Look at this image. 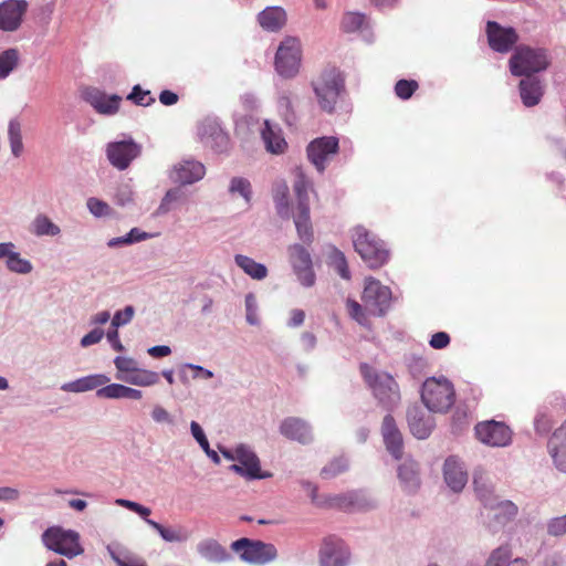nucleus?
Returning <instances> with one entry per match:
<instances>
[{
    "label": "nucleus",
    "instance_id": "f257e3e1",
    "mask_svg": "<svg viewBox=\"0 0 566 566\" xmlns=\"http://www.w3.org/2000/svg\"><path fill=\"white\" fill-rule=\"evenodd\" d=\"M359 370L375 398L385 408L392 409L400 402L399 385L390 374L378 371L366 363L360 364Z\"/></svg>",
    "mask_w": 566,
    "mask_h": 566
},
{
    "label": "nucleus",
    "instance_id": "f03ea898",
    "mask_svg": "<svg viewBox=\"0 0 566 566\" xmlns=\"http://www.w3.org/2000/svg\"><path fill=\"white\" fill-rule=\"evenodd\" d=\"M293 188L297 199L296 212L294 214L295 228L300 240L305 244H311L314 239V232L310 217L308 193L313 191V185L301 169H296Z\"/></svg>",
    "mask_w": 566,
    "mask_h": 566
},
{
    "label": "nucleus",
    "instance_id": "7ed1b4c3",
    "mask_svg": "<svg viewBox=\"0 0 566 566\" xmlns=\"http://www.w3.org/2000/svg\"><path fill=\"white\" fill-rule=\"evenodd\" d=\"M353 244L355 251L370 269L382 266L389 259L385 242L363 226L354 228Z\"/></svg>",
    "mask_w": 566,
    "mask_h": 566
},
{
    "label": "nucleus",
    "instance_id": "20e7f679",
    "mask_svg": "<svg viewBox=\"0 0 566 566\" xmlns=\"http://www.w3.org/2000/svg\"><path fill=\"white\" fill-rule=\"evenodd\" d=\"M317 103L323 112L333 113L342 93L345 92V80L342 73L335 69H325L321 75L312 82Z\"/></svg>",
    "mask_w": 566,
    "mask_h": 566
},
{
    "label": "nucleus",
    "instance_id": "39448f33",
    "mask_svg": "<svg viewBox=\"0 0 566 566\" xmlns=\"http://www.w3.org/2000/svg\"><path fill=\"white\" fill-rule=\"evenodd\" d=\"M514 76L532 77L534 73L545 71L549 65L547 51L527 45H518L509 61Z\"/></svg>",
    "mask_w": 566,
    "mask_h": 566
},
{
    "label": "nucleus",
    "instance_id": "423d86ee",
    "mask_svg": "<svg viewBox=\"0 0 566 566\" xmlns=\"http://www.w3.org/2000/svg\"><path fill=\"white\" fill-rule=\"evenodd\" d=\"M421 400L432 412L448 411L455 400L452 382L444 377L426 379L421 389Z\"/></svg>",
    "mask_w": 566,
    "mask_h": 566
},
{
    "label": "nucleus",
    "instance_id": "0eeeda50",
    "mask_svg": "<svg viewBox=\"0 0 566 566\" xmlns=\"http://www.w3.org/2000/svg\"><path fill=\"white\" fill-rule=\"evenodd\" d=\"M474 491L484 506L495 510L494 517L499 522L511 520L517 514V506L511 501H502L495 504V497L485 473L475 471L473 475Z\"/></svg>",
    "mask_w": 566,
    "mask_h": 566
},
{
    "label": "nucleus",
    "instance_id": "6e6552de",
    "mask_svg": "<svg viewBox=\"0 0 566 566\" xmlns=\"http://www.w3.org/2000/svg\"><path fill=\"white\" fill-rule=\"evenodd\" d=\"M42 541L49 549L69 558L83 553L80 535L74 531H66L59 526L49 527L43 533Z\"/></svg>",
    "mask_w": 566,
    "mask_h": 566
},
{
    "label": "nucleus",
    "instance_id": "1a4fd4ad",
    "mask_svg": "<svg viewBox=\"0 0 566 566\" xmlns=\"http://www.w3.org/2000/svg\"><path fill=\"white\" fill-rule=\"evenodd\" d=\"M302 48L296 38L287 36L279 45L275 54V70L286 78L294 77L301 66Z\"/></svg>",
    "mask_w": 566,
    "mask_h": 566
},
{
    "label": "nucleus",
    "instance_id": "9d476101",
    "mask_svg": "<svg viewBox=\"0 0 566 566\" xmlns=\"http://www.w3.org/2000/svg\"><path fill=\"white\" fill-rule=\"evenodd\" d=\"M242 559L252 564H265L273 560L276 555V548L273 544L263 543L261 541H251L249 538H240L231 545Z\"/></svg>",
    "mask_w": 566,
    "mask_h": 566
},
{
    "label": "nucleus",
    "instance_id": "9b49d317",
    "mask_svg": "<svg viewBox=\"0 0 566 566\" xmlns=\"http://www.w3.org/2000/svg\"><path fill=\"white\" fill-rule=\"evenodd\" d=\"M349 560V548L340 537L328 535L323 538L318 552L319 566H347Z\"/></svg>",
    "mask_w": 566,
    "mask_h": 566
},
{
    "label": "nucleus",
    "instance_id": "f8f14e48",
    "mask_svg": "<svg viewBox=\"0 0 566 566\" xmlns=\"http://www.w3.org/2000/svg\"><path fill=\"white\" fill-rule=\"evenodd\" d=\"M361 298L374 315L382 316L389 306L391 291L380 281L369 276L365 280Z\"/></svg>",
    "mask_w": 566,
    "mask_h": 566
},
{
    "label": "nucleus",
    "instance_id": "ddd939ff",
    "mask_svg": "<svg viewBox=\"0 0 566 566\" xmlns=\"http://www.w3.org/2000/svg\"><path fill=\"white\" fill-rule=\"evenodd\" d=\"M339 142L335 136H324L312 140L306 148L308 160L323 172L326 164L338 153Z\"/></svg>",
    "mask_w": 566,
    "mask_h": 566
},
{
    "label": "nucleus",
    "instance_id": "4468645a",
    "mask_svg": "<svg viewBox=\"0 0 566 566\" xmlns=\"http://www.w3.org/2000/svg\"><path fill=\"white\" fill-rule=\"evenodd\" d=\"M474 431L479 441L491 447H505L512 441V430L502 421H481Z\"/></svg>",
    "mask_w": 566,
    "mask_h": 566
},
{
    "label": "nucleus",
    "instance_id": "2eb2a0df",
    "mask_svg": "<svg viewBox=\"0 0 566 566\" xmlns=\"http://www.w3.org/2000/svg\"><path fill=\"white\" fill-rule=\"evenodd\" d=\"M198 135L202 145L214 153L222 154L230 148V137L216 119H203L198 127Z\"/></svg>",
    "mask_w": 566,
    "mask_h": 566
},
{
    "label": "nucleus",
    "instance_id": "dca6fc26",
    "mask_svg": "<svg viewBox=\"0 0 566 566\" xmlns=\"http://www.w3.org/2000/svg\"><path fill=\"white\" fill-rule=\"evenodd\" d=\"M142 147L133 139L107 144L106 156L109 163L119 170H125L140 155Z\"/></svg>",
    "mask_w": 566,
    "mask_h": 566
},
{
    "label": "nucleus",
    "instance_id": "f3484780",
    "mask_svg": "<svg viewBox=\"0 0 566 566\" xmlns=\"http://www.w3.org/2000/svg\"><path fill=\"white\" fill-rule=\"evenodd\" d=\"M237 464H232L230 469L249 480L266 479L272 476L270 472H262L260 460L256 454L244 446L235 449Z\"/></svg>",
    "mask_w": 566,
    "mask_h": 566
},
{
    "label": "nucleus",
    "instance_id": "a211bd4d",
    "mask_svg": "<svg viewBox=\"0 0 566 566\" xmlns=\"http://www.w3.org/2000/svg\"><path fill=\"white\" fill-rule=\"evenodd\" d=\"M290 261L302 285L310 287L315 283L312 258L308 251L301 244L289 248Z\"/></svg>",
    "mask_w": 566,
    "mask_h": 566
},
{
    "label": "nucleus",
    "instance_id": "6ab92c4d",
    "mask_svg": "<svg viewBox=\"0 0 566 566\" xmlns=\"http://www.w3.org/2000/svg\"><path fill=\"white\" fill-rule=\"evenodd\" d=\"M29 8L25 0H4L0 3V30L6 32L17 31Z\"/></svg>",
    "mask_w": 566,
    "mask_h": 566
},
{
    "label": "nucleus",
    "instance_id": "aec40b11",
    "mask_svg": "<svg viewBox=\"0 0 566 566\" xmlns=\"http://www.w3.org/2000/svg\"><path fill=\"white\" fill-rule=\"evenodd\" d=\"M486 35L490 48L499 53L509 52L518 41L515 29L504 28L495 21L488 22Z\"/></svg>",
    "mask_w": 566,
    "mask_h": 566
},
{
    "label": "nucleus",
    "instance_id": "412c9836",
    "mask_svg": "<svg viewBox=\"0 0 566 566\" xmlns=\"http://www.w3.org/2000/svg\"><path fill=\"white\" fill-rule=\"evenodd\" d=\"M83 98L99 114L114 115L119 109L122 97L113 94L106 95L98 88L88 87L83 91Z\"/></svg>",
    "mask_w": 566,
    "mask_h": 566
},
{
    "label": "nucleus",
    "instance_id": "4be33fe9",
    "mask_svg": "<svg viewBox=\"0 0 566 566\" xmlns=\"http://www.w3.org/2000/svg\"><path fill=\"white\" fill-rule=\"evenodd\" d=\"M311 497L316 505L329 509L349 511L359 505V495L356 492L328 495L325 496L324 499H318L317 488L314 486L312 489Z\"/></svg>",
    "mask_w": 566,
    "mask_h": 566
},
{
    "label": "nucleus",
    "instance_id": "5701e85b",
    "mask_svg": "<svg viewBox=\"0 0 566 566\" xmlns=\"http://www.w3.org/2000/svg\"><path fill=\"white\" fill-rule=\"evenodd\" d=\"M547 447L555 467L566 473V420L553 432Z\"/></svg>",
    "mask_w": 566,
    "mask_h": 566
},
{
    "label": "nucleus",
    "instance_id": "b1692460",
    "mask_svg": "<svg viewBox=\"0 0 566 566\" xmlns=\"http://www.w3.org/2000/svg\"><path fill=\"white\" fill-rule=\"evenodd\" d=\"M381 433L384 442L388 452L396 459L399 460L402 457V436L397 428L396 421L392 416L387 415L382 420Z\"/></svg>",
    "mask_w": 566,
    "mask_h": 566
},
{
    "label": "nucleus",
    "instance_id": "393cba45",
    "mask_svg": "<svg viewBox=\"0 0 566 566\" xmlns=\"http://www.w3.org/2000/svg\"><path fill=\"white\" fill-rule=\"evenodd\" d=\"M206 172L205 166L195 160H185L180 163L178 166H175L172 171L170 172V178L175 182H179L182 185L192 184L200 180Z\"/></svg>",
    "mask_w": 566,
    "mask_h": 566
},
{
    "label": "nucleus",
    "instance_id": "a878e982",
    "mask_svg": "<svg viewBox=\"0 0 566 566\" xmlns=\"http://www.w3.org/2000/svg\"><path fill=\"white\" fill-rule=\"evenodd\" d=\"M280 432L290 440H295L300 443H308L312 440V432L308 424L295 417L284 419L280 426Z\"/></svg>",
    "mask_w": 566,
    "mask_h": 566
},
{
    "label": "nucleus",
    "instance_id": "bb28decb",
    "mask_svg": "<svg viewBox=\"0 0 566 566\" xmlns=\"http://www.w3.org/2000/svg\"><path fill=\"white\" fill-rule=\"evenodd\" d=\"M15 247L12 242L0 243V259H6L7 268L11 272L28 274L33 266L29 260L22 259L20 253L14 251Z\"/></svg>",
    "mask_w": 566,
    "mask_h": 566
},
{
    "label": "nucleus",
    "instance_id": "cd10ccee",
    "mask_svg": "<svg viewBox=\"0 0 566 566\" xmlns=\"http://www.w3.org/2000/svg\"><path fill=\"white\" fill-rule=\"evenodd\" d=\"M444 480L447 484L454 491H461L468 481L467 472L455 457H449L444 462Z\"/></svg>",
    "mask_w": 566,
    "mask_h": 566
},
{
    "label": "nucleus",
    "instance_id": "c85d7f7f",
    "mask_svg": "<svg viewBox=\"0 0 566 566\" xmlns=\"http://www.w3.org/2000/svg\"><path fill=\"white\" fill-rule=\"evenodd\" d=\"M408 423L411 433L418 439L428 438L434 427L433 419L418 408L408 411Z\"/></svg>",
    "mask_w": 566,
    "mask_h": 566
},
{
    "label": "nucleus",
    "instance_id": "c756f323",
    "mask_svg": "<svg viewBox=\"0 0 566 566\" xmlns=\"http://www.w3.org/2000/svg\"><path fill=\"white\" fill-rule=\"evenodd\" d=\"M518 87L521 99L526 107H533L541 102L544 90L539 80L535 77L523 78Z\"/></svg>",
    "mask_w": 566,
    "mask_h": 566
},
{
    "label": "nucleus",
    "instance_id": "7c9ffc66",
    "mask_svg": "<svg viewBox=\"0 0 566 566\" xmlns=\"http://www.w3.org/2000/svg\"><path fill=\"white\" fill-rule=\"evenodd\" d=\"M109 378L102 374L90 375L74 381L63 384L61 389L66 392H84L106 385Z\"/></svg>",
    "mask_w": 566,
    "mask_h": 566
},
{
    "label": "nucleus",
    "instance_id": "2f4dec72",
    "mask_svg": "<svg viewBox=\"0 0 566 566\" xmlns=\"http://www.w3.org/2000/svg\"><path fill=\"white\" fill-rule=\"evenodd\" d=\"M261 136L268 151L272 154H283L285 151L287 144L281 134V129L273 127L269 120L264 122Z\"/></svg>",
    "mask_w": 566,
    "mask_h": 566
},
{
    "label": "nucleus",
    "instance_id": "473e14b6",
    "mask_svg": "<svg viewBox=\"0 0 566 566\" xmlns=\"http://www.w3.org/2000/svg\"><path fill=\"white\" fill-rule=\"evenodd\" d=\"M197 551L205 559L212 563H222L230 558L227 549L212 538L201 541L197 545Z\"/></svg>",
    "mask_w": 566,
    "mask_h": 566
},
{
    "label": "nucleus",
    "instance_id": "72a5a7b5",
    "mask_svg": "<svg viewBox=\"0 0 566 566\" xmlns=\"http://www.w3.org/2000/svg\"><path fill=\"white\" fill-rule=\"evenodd\" d=\"M258 21L263 29L277 31L285 24L286 14L279 7H269L259 13Z\"/></svg>",
    "mask_w": 566,
    "mask_h": 566
},
{
    "label": "nucleus",
    "instance_id": "f704fd0d",
    "mask_svg": "<svg viewBox=\"0 0 566 566\" xmlns=\"http://www.w3.org/2000/svg\"><path fill=\"white\" fill-rule=\"evenodd\" d=\"M398 478L408 492H415L420 485L418 463L405 461L398 469Z\"/></svg>",
    "mask_w": 566,
    "mask_h": 566
},
{
    "label": "nucleus",
    "instance_id": "c9c22d12",
    "mask_svg": "<svg viewBox=\"0 0 566 566\" xmlns=\"http://www.w3.org/2000/svg\"><path fill=\"white\" fill-rule=\"evenodd\" d=\"M117 379L135 386L149 387L158 384L160 378L156 371L137 367L130 375H118Z\"/></svg>",
    "mask_w": 566,
    "mask_h": 566
},
{
    "label": "nucleus",
    "instance_id": "e433bc0d",
    "mask_svg": "<svg viewBox=\"0 0 566 566\" xmlns=\"http://www.w3.org/2000/svg\"><path fill=\"white\" fill-rule=\"evenodd\" d=\"M234 261L235 264L253 280H263L268 275V269L265 265L255 262L247 255L237 254L234 256Z\"/></svg>",
    "mask_w": 566,
    "mask_h": 566
},
{
    "label": "nucleus",
    "instance_id": "4c0bfd02",
    "mask_svg": "<svg viewBox=\"0 0 566 566\" xmlns=\"http://www.w3.org/2000/svg\"><path fill=\"white\" fill-rule=\"evenodd\" d=\"M60 228L55 223L51 221L49 217L45 214H38L31 224V232L38 237L43 235H57L60 233Z\"/></svg>",
    "mask_w": 566,
    "mask_h": 566
},
{
    "label": "nucleus",
    "instance_id": "58836bf2",
    "mask_svg": "<svg viewBox=\"0 0 566 566\" xmlns=\"http://www.w3.org/2000/svg\"><path fill=\"white\" fill-rule=\"evenodd\" d=\"M147 524L159 533L166 542L175 543L182 542L188 538V535L182 528L165 527L154 520H147Z\"/></svg>",
    "mask_w": 566,
    "mask_h": 566
},
{
    "label": "nucleus",
    "instance_id": "ea45409f",
    "mask_svg": "<svg viewBox=\"0 0 566 566\" xmlns=\"http://www.w3.org/2000/svg\"><path fill=\"white\" fill-rule=\"evenodd\" d=\"M190 430H191V433H192L193 438L197 440V442L202 448V450L206 452V454L214 463H217V464L220 463V458H219L218 453L214 450L210 449L209 441H208V439H207V437H206L201 426L198 422H196V421H191Z\"/></svg>",
    "mask_w": 566,
    "mask_h": 566
},
{
    "label": "nucleus",
    "instance_id": "a19ab883",
    "mask_svg": "<svg viewBox=\"0 0 566 566\" xmlns=\"http://www.w3.org/2000/svg\"><path fill=\"white\" fill-rule=\"evenodd\" d=\"M19 52L8 49L0 53V78H6L18 65Z\"/></svg>",
    "mask_w": 566,
    "mask_h": 566
},
{
    "label": "nucleus",
    "instance_id": "79ce46f5",
    "mask_svg": "<svg viewBox=\"0 0 566 566\" xmlns=\"http://www.w3.org/2000/svg\"><path fill=\"white\" fill-rule=\"evenodd\" d=\"M277 213L287 218L289 216V187L285 182L276 185L273 195Z\"/></svg>",
    "mask_w": 566,
    "mask_h": 566
},
{
    "label": "nucleus",
    "instance_id": "37998d69",
    "mask_svg": "<svg viewBox=\"0 0 566 566\" xmlns=\"http://www.w3.org/2000/svg\"><path fill=\"white\" fill-rule=\"evenodd\" d=\"M329 263L344 280L350 279L348 263L342 251L334 248L329 253Z\"/></svg>",
    "mask_w": 566,
    "mask_h": 566
},
{
    "label": "nucleus",
    "instance_id": "c03bdc74",
    "mask_svg": "<svg viewBox=\"0 0 566 566\" xmlns=\"http://www.w3.org/2000/svg\"><path fill=\"white\" fill-rule=\"evenodd\" d=\"M8 134H9L11 151L15 157H19L23 150L20 123L17 120H11L9 124Z\"/></svg>",
    "mask_w": 566,
    "mask_h": 566
},
{
    "label": "nucleus",
    "instance_id": "a18cd8bd",
    "mask_svg": "<svg viewBox=\"0 0 566 566\" xmlns=\"http://www.w3.org/2000/svg\"><path fill=\"white\" fill-rule=\"evenodd\" d=\"M107 551L112 559L117 564V566H147L144 559L133 556L129 553H118L111 546L107 547Z\"/></svg>",
    "mask_w": 566,
    "mask_h": 566
},
{
    "label": "nucleus",
    "instance_id": "49530a36",
    "mask_svg": "<svg viewBox=\"0 0 566 566\" xmlns=\"http://www.w3.org/2000/svg\"><path fill=\"white\" fill-rule=\"evenodd\" d=\"M419 88V84L416 80H399L395 84V94L400 99H409L415 92Z\"/></svg>",
    "mask_w": 566,
    "mask_h": 566
},
{
    "label": "nucleus",
    "instance_id": "de8ad7c7",
    "mask_svg": "<svg viewBox=\"0 0 566 566\" xmlns=\"http://www.w3.org/2000/svg\"><path fill=\"white\" fill-rule=\"evenodd\" d=\"M511 556L510 547L501 546L492 552L486 562V566H509Z\"/></svg>",
    "mask_w": 566,
    "mask_h": 566
},
{
    "label": "nucleus",
    "instance_id": "09e8293b",
    "mask_svg": "<svg viewBox=\"0 0 566 566\" xmlns=\"http://www.w3.org/2000/svg\"><path fill=\"white\" fill-rule=\"evenodd\" d=\"M127 99L139 106H148L155 103V97L151 96L150 91H144L139 85L133 87Z\"/></svg>",
    "mask_w": 566,
    "mask_h": 566
},
{
    "label": "nucleus",
    "instance_id": "8fccbe9b",
    "mask_svg": "<svg viewBox=\"0 0 566 566\" xmlns=\"http://www.w3.org/2000/svg\"><path fill=\"white\" fill-rule=\"evenodd\" d=\"M346 469L347 463L344 459H334L322 469L321 475L324 479H333L338 474L343 473L344 471H346Z\"/></svg>",
    "mask_w": 566,
    "mask_h": 566
},
{
    "label": "nucleus",
    "instance_id": "3c124183",
    "mask_svg": "<svg viewBox=\"0 0 566 566\" xmlns=\"http://www.w3.org/2000/svg\"><path fill=\"white\" fill-rule=\"evenodd\" d=\"M365 21L364 14L348 12L343 17L342 28L346 32H354L358 30Z\"/></svg>",
    "mask_w": 566,
    "mask_h": 566
},
{
    "label": "nucleus",
    "instance_id": "603ef678",
    "mask_svg": "<svg viewBox=\"0 0 566 566\" xmlns=\"http://www.w3.org/2000/svg\"><path fill=\"white\" fill-rule=\"evenodd\" d=\"M230 191L239 192L245 199L247 202H249L251 199V195H252L251 184L249 182V180H247L244 178H240V177L233 178L231 180Z\"/></svg>",
    "mask_w": 566,
    "mask_h": 566
},
{
    "label": "nucleus",
    "instance_id": "864d4df0",
    "mask_svg": "<svg viewBox=\"0 0 566 566\" xmlns=\"http://www.w3.org/2000/svg\"><path fill=\"white\" fill-rule=\"evenodd\" d=\"M124 394V385L120 384H111L107 386H104L96 391V396L99 398H107V399H119L123 398Z\"/></svg>",
    "mask_w": 566,
    "mask_h": 566
},
{
    "label": "nucleus",
    "instance_id": "5fc2aeb1",
    "mask_svg": "<svg viewBox=\"0 0 566 566\" xmlns=\"http://www.w3.org/2000/svg\"><path fill=\"white\" fill-rule=\"evenodd\" d=\"M547 533L551 536H563L566 534V514L553 517L547 522Z\"/></svg>",
    "mask_w": 566,
    "mask_h": 566
},
{
    "label": "nucleus",
    "instance_id": "6e6d98bb",
    "mask_svg": "<svg viewBox=\"0 0 566 566\" xmlns=\"http://www.w3.org/2000/svg\"><path fill=\"white\" fill-rule=\"evenodd\" d=\"M147 238V233L140 232L137 228H134L129 231L126 237L112 239L108 242L109 247H115L117 244H130L133 242H138Z\"/></svg>",
    "mask_w": 566,
    "mask_h": 566
},
{
    "label": "nucleus",
    "instance_id": "4d7b16f0",
    "mask_svg": "<svg viewBox=\"0 0 566 566\" xmlns=\"http://www.w3.org/2000/svg\"><path fill=\"white\" fill-rule=\"evenodd\" d=\"M87 208L95 217H104L111 212V207L97 198H90L87 200Z\"/></svg>",
    "mask_w": 566,
    "mask_h": 566
},
{
    "label": "nucleus",
    "instance_id": "13d9d810",
    "mask_svg": "<svg viewBox=\"0 0 566 566\" xmlns=\"http://www.w3.org/2000/svg\"><path fill=\"white\" fill-rule=\"evenodd\" d=\"M134 307L128 305L123 311H118L115 313L112 319V326L118 328L122 325L129 323L134 316Z\"/></svg>",
    "mask_w": 566,
    "mask_h": 566
},
{
    "label": "nucleus",
    "instance_id": "bf43d9fd",
    "mask_svg": "<svg viewBox=\"0 0 566 566\" xmlns=\"http://www.w3.org/2000/svg\"><path fill=\"white\" fill-rule=\"evenodd\" d=\"M346 306L348 314L353 319H355L360 325L366 324V316L364 314L361 305L358 302L354 300H348Z\"/></svg>",
    "mask_w": 566,
    "mask_h": 566
},
{
    "label": "nucleus",
    "instance_id": "052dcab7",
    "mask_svg": "<svg viewBox=\"0 0 566 566\" xmlns=\"http://www.w3.org/2000/svg\"><path fill=\"white\" fill-rule=\"evenodd\" d=\"M114 364L117 370L124 375H130L137 368V363L129 357L118 356L115 358Z\"/></svg>",
    "mask_w": 566,
    "mask_h": 566
},
{
    "label": "nucleus",
    "instance_id": "680f3d73",
    "mask_svg": "<svg viewBox=\"0 0 566 566\" xmlns=\"http://www.w3.org/2000/svg\"><path fill=\"white\" fill-rule=\"evenodd\" d=\"M279 104L284 112L286 123L292 124V122L295 119V114L291 98L286 95L281 96L279 99Z\"/></svg>",
    "mask_w": 566,
    "mask_h": 566
},
{
    "label": "nucleus",
    "instance_id": "e2e57ef3",
    "mask_svg": "<svg viewBox=\"0 0 566 566\" xmlns=\"http://www.w3.org/2000/svg\"><path fill=\"white\" fill-rule=\"evenodd\" d=\"M429 344L434 349H443L450 344V336L446 332H438L431 336Z\"/></svg>",
    "mask_w": 566,
    "mask_h": 566
},
{
    "label": "nucleus",
    "instance_id": "0e129e2a",
    "mask_svg": "<svg viewBox=\"0 0 566 566\" xmlns=\"http://www.w3.org/2000/svg\"><path fill=\"white\" fill-rule=\"evenodd\" d=\"M104 336V332L99 328H95L87 333L82 339L81 345L83 347H87L94 344H97Z\"/></svg>",
    "mask_w": 566,
    "mask_h": 566
},
{
    "label": "nucleus",
    "instance_id": "69168bd1",
    "mask_svg": "<svg viewBox=\"0 0 566 566\" xmlns=\"http://www.w3.org/2000/svg\"><path fill=\"white\" fill-rule=\"evenodd\" d=\"M151 417L156 422H171L170 415L161 406H156L151 411Z\"/></svg>",
    "mask_w": 566,
    "mask_h": 566
},
{
    "label": "nucleus",
    "instance_id": "338daca9",
    "mask_svg": "<svg viewBox=\"0 0 566 566\" xmlns=\"http://www.w3.org/2000/svg\"><path fill=\"white\" fill-rule=\"evenodd\" d=\"M20 496L17 489L9 486H0V501H15Z\"/></svg>",
    "mask_w": 566,
    "mask_h": 566
},
{
    "label": "nucleus",
    "instance_id": "774afa93",
    "mask_svg": "<svg viewBox=\"0 0 566 566\" xmlns=\"http://www.w3.org/2000/svg\"><path fill=\"white\" fill-rule=\"evenodd\" d=\"M159 101L166 106H171L178 102V95L171 91L165 90L159 94Z\"/></svg>",
    "mask_w": 566,
    "mask_h": 566
}]
</instances>
